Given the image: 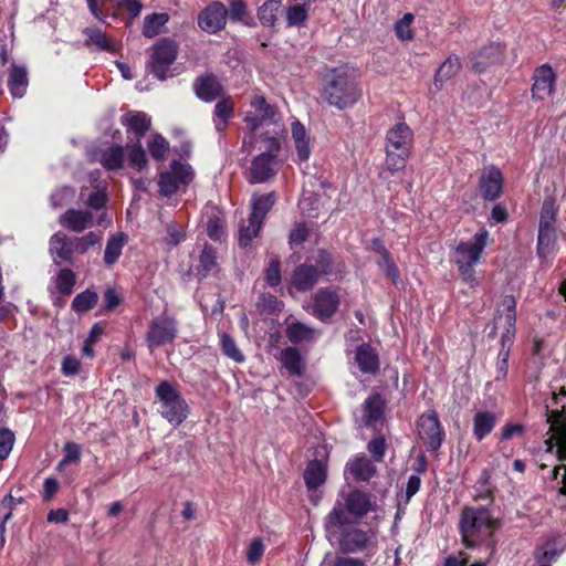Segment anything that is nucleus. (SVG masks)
<instances>
[{
  "instance_id": "f257e3e1",
  "label": "nucleus",
  "mask_w": 566,
  "mask_h": 566,
  "mask_svg": "<svg viewBox=\"0 0 566 566\" xmlns=\"http://www.w3.org/2000/svg\"><path fill=\"white\" fill-rule=\"evenodd\" d=\"M459 528L463 545L482 553L474 566H486L496 549L494 532L497 523L490 511L483 506L463 509Z\"/></svg>"
},
{
  "instance_id": "f03ea898",
  "label": "nucleus",
  "mask_w": 566,
  "mask_h": 566,
  "mask_svg": "<svg viewBox=\"0 0 566 566\" xmlns=\"http://www.w3.org/2000/svg\"><path fill=\"white\" fill-rule=\"evenodd\" d=\"M355 69L342 65L324 77L322 98L339 111L353 107L361 97Z\"/></svg>"
},
{
  "instance_id": "7ed1b4c3",
  "label": "nucleus",
  "mask_w": 566,
  "mask_h": 566,
  "mask_svg": "<svg viewBox=\"0 0 566 566\" xmlns=\"http://www.w3.org/2000/svg\"><path fill=\"white\" fill-rule=\"evenodd\" d=\"M489 239V231L482 228L475 232L471 241H461L453 249L452 260L462 281L470 287H475L480 283L474 266L480 262Z\"/></svg>"
},
{
  "instance_id": "20e7f679",
  "label": "nucleus",
  "mask_w": 566,
  "mask_h": 566,
  "mask_svg": "<svg viewBox=\"0 0 566 566\" xmlns=\"http://www.w3.org/2000/svg\"><path fill=\"white\" fill-rule=\"evenodd\" d=\"M376 506L368 493L353 490L343 497V502L338 500L335 503L325 518V525L327 530L342 528V526L352 522L350 517L354 521L360 520L369 512L376 511Z\"/></svg>"
},
{
  "instance_id": "39448f33",
  "label": "nucleus",
  "mask_w": 566,
  "mask_h": 566,
  "mask_svg": "<svg viewBox=\"0 0 566 566\" xmlns=\"http://www.w3.org/2000/svg\"><path fill=\"white\" fill-rule=\"evenodd\" d=\"M413 146V133L410 127L403 123H397L387 130L385 153L386 169L391 172H398L406 167Z\"/></svg>"
},
{
  "instance_id": "423d86ee",
  "label": "nucleus",
  "mask_w": 566,
  "mask_h": 566,
  "mask_svg": "<svg viewBox=\"0 0 566 566\" xmlns=\"http://www.w3.org/2000/svg\"><path fill=\"white\" fill-rule=\"evenodd\" d=\"M158 412L170 424L177 427L188 417L189 407L185 398L169 381L163 380L155 388Z\"/></svg>"
},
{
  "instance_id": "0eeeda50",
  "label": "nucleus",
  "mask_w": 566,
  "mask_h": 566,
  "mask_svg": "<svg viewBox=\"0 0 566 566\" xmlns=\"http://www.w3.org/2000/svg\"><path fill=\"white\" fill-rule=\"evenodd\" d=\"M263 139L269 142V150L255 156L245 171V178L252 185L269 181L279 170L277 153L281 149L280 139L275 136H264Z\"/></svg>"
},
{
  "instance_id": "6e6552de",
  "label": "nucleus",
  "mask_w": 566,
  "mask_h": 566,
  "mask_svg": "<svg viewBox=\"0 0 566 566\" xmlns=\"http://www.w3.org/2000/svg\"><path fill=\"white\" fill-rule=\"evenodd\" d=\"M251 106L254 113H248L244 117V123L251 133L266 128L265 135L271 134L277 137L283 132V124L279 120L275 108L263 96H254Z\"/></svg>"
},
{
  "instance_id": "1a4fd4ad",
  "label": "nucleus",
  "mask_w": 566,
  "mask_h": 566,
  "mask_svg": "<svg viewBox=\"0 0 566 566\" xmlns=\"http://www.w3.org/2000/svg\"><path fill=\"white\" fill-rule=\"evenodd\" d=\"M151 51L147 69L158 80L164 81L168 77L167 72L177 57L178 45L174 40L160 39L153 45Z\"/></svg>"
},
{
  "instance_id": "9d476101",
  "label": "nucleus",
  "mask_w": 566,
  "mask_h": 566,
  "mask_svg": "<svg viewBox=\"0 0 566 566\" xmlns=\"http://www.w3.org/2000/svg\"><path fill=\"white\" fill-rule=\"evenodd\" d=\"M177 333L178 323L176 318L167 314H161L150 321L145 340L148 348L154 349L172 343Z\"/></svg>"
},
{
  "instance_id": "9b49d317",
  "label": "nucleus",
  "mask_w": 566,
  "mask_h": 566,
  "mask_svg": "<svg viewBox=\"0 0 566 566\" xmlns=\"http://www.w3.org/2000/svg\"><path fill=\"white\" fill-rule=\"evenodd\" d=\"M339 534V548L344 553L355 554L369 552L375 547L376 534L371 530H361L357 526H342Z\"/></svg>"
},
{
  "instance_id": "f8f14e48",
  "label": "nucleus",
  "mask_w": 566,
  "mask_h": 566,
  "mask_svg": "<svg viewBox=\"0 0 566 566\" xmlns=\"http://www.w3.org/2000/svg\"><path fill=\"white\" fill-rule=\"evenodd\" d=\"M193 177V170L190 165L174 160L170 169L159 175V192L165 197L176 193L180 187L190 184Z\"/></svg>"
},
{
  "instance_id": "ddd939ff",
  "label": "nucleus",
  "mask_w": 566,
  "mask_h": 566,
  "mask_svg": "<svg viewBox=\"0 0 566 566\" xmlns=\"http://www.w3.org/2000/svg\"><path fill=\"white\" fill-rule=\"evenodd\" d=\"M417 429L428 451H437L441 447L444 431L434 410H428L419 417Z\"/></svg>"
},
{
  "instance_id": "4468645a",
  "label": "nucleus",
  "mask_w": 566,
  "mask_h": 566,
  "mask_svg": "<svg viewBox=\"0 0 566 566\" xmlns=\"http://www.w3.org/2000/svg\"><path fill=\"white\" fill-rule=\"evenodd\" d=\"M228 9L220 2L214 1L200 11L197 18L198 27L208 34H216L227 25Z\"/></svg>"
},
{
  "instance_id": "2eb2a0df",
  "label": "nucleus",
  "mask_w": 566,
  "mask_h": 566,
  "mask_svg": "<svg viewBox=\"0 0 566 566\" xmlns=\"http://www.w3.org/2000/svg\"><path fill=\"white\" fill-rule=\"evenodd\" d=\"M532 97L536 101H544L552 96L556 85V73L553 67L545 63L533 72Z\"/></svg>"
},
{
  "instance_id": "dca6fc26",
  "label": "nucleus",
  "mask_w": 566,
  "mask_h": 566,
  "mask_svg": "<svg viewBox=\"0 0 566 566\" xmlns=\"http://www.w3.org/2000/svg\"><path fill=\"white\" fill-rule=\"evenodd\" d=\"M503 176L495 166L486 167L480 177L479 189L484 200L493 201L502 195Z\"/></svg>"
},
{
  "instance_id": "f3484780",
  "label": "nucleus",
  "mask_w": 566,
  "mask_h": 566,
  "mask_svg": "<svg viewBox=\"0 0 566 566\" xmlns=\"http://www.w3.org/2000/svg\"><path fill=\"white\" fill-rule=\"evenodd\" d=\"M313 300V314L323 322L333 316L339 305L338 294L328 287L319 289Z\"/></svg>"
},
{
  "instance_id": "a211bd4d",
  "label": "nucleus",
  "mask_w": 566,
  "mask_h": 566,
  "mask_svg": "<svg viewBox=\"0 0 566 566\" xmlns=\"http://www.w3.org/2000/svg\"><path fill=\"white\" fill-rule=\"evenodd\" d=\"M503 54L504 46L501 43H490L472 55V67L476 72H483L489 65L502 63Z\"/></svg>"
},
{
  "instance_id": "6ab92c4d",
  "label": "nucleus",
  "mask_w": 566,
  "mask_h": 566,
  "mask_svg": "<svg viewBox=\"0 0 566 566\" xmlns=\"http://www.w3.org/2000/svg\"><path fill=\"white\" fill-rule=\"evenodd\" d=\"M50 253L56 265L62 262H73V255L76 253L73 248V238H69L59 231L50 239Z\"/></svg>"
},
{
  "instance_id": "aec40b11",
  "label": "nucleus",
  "mask_w": 566,
  "mask_h": 566,
  "mask_svg": "<svg viewBox=\"0 0 566 566\" xmlns=\"http://www.w3.org/2000/svg\"><path fill=\"white\" fill-rule=\"evenodd\" d=\"M59 221L62 227L81 233L93 226V214L86 210L69 209L60 216Z\"/></svg>"
},
{
  "instance_id": "412c9836",
  "label": "nucleus",
  "mask_w": 566,
  "mask_h": 566,
  "mask_svg": "<svg viewBox=\"0 0 566 566\" xmlns=\"http://www.w3.org/2000/svg\"><path fill=\"white\" fill-rule=\"evenodd\" d=\"M384 408L385 403L380 395L369 396L363 405V424L367 428L376 429L382 422Z\"/></svg>"
},
{
  "instance_id": "4be33fe9",
  "label": "nucleus",
  "mask_w": 566,
  "mask_h": 566,
  "mask_svg": "<svg viewBox=\"0 0 566 566\" xmlns=\"http://www.w3.org/2000/svg\"><path fill=\"white\" fill-rule=\"evenodd\" d=\"M318 270L312 264H301L295 268L292 274V285L297 291L311 290L319 279Z\"/></svg>"
},
{
  "instance_id": "5701e85b",
  "label": "nucleus",
  "mask_w": 566,
  "mask_h": 566,
  "mask_svg": "<svg viewBox=\"0 0 566 566\" xmlns=\"http://www.w3.org/2000/svg\"><path fill=\"white\" fill-rule=\"evenodd\" d=\"M291 133L296 149L297 161H307L312 150L311 138L305 126L300 120H294L291 126Z\"/></svg>"
},
{
  "instance_id": "b1692460",
  "label": "nucleus",
  "mask_w": 566,
  "mask_h": 566,
  "mask_svg": "<svg viewBox=\"0 0 566 566\" xmlns=\"http://www.w3.org/2000/svg\"><path fill=\"white\" fill-rule=\"evenodd\" d=\"M28 85L29 78L27 67L24 65L12 64L8 77V87L12 97H23Z\"/></svg>"
},
{
  "instance_id": "393cba45",
  "label": "nucleus",
  "mask_w": 566,
  "mask_h": 566,
  "mask_svg": "<svg viewBox=\"0 0 566 566\" xmlns=\"http://www.w3.org/2000/svg\"><path fill=\"white\" fill-rule=\"evenodd\" d=\"M355 361L364 374H376L379 369V358L369 344H361L356 348Z\"/></svg>"
},
{
  "instance_id": "a878e982",
  "label": "nucleus",
  "mask_w": 566,
  "mask_h": 566,
  "mask_svg": "<svg viewBox=\"0 0 566 566\" xmlns=\"http://www.w3.org/2000/svg\"><path fill=\"white\" fill-rule=\"evenodd\" d=\"M193 86L197 96L205 102H212L222 93V86L213 75L197 78Z\"/></svg>"
},
{
  "instance_id": "bb28decb",
  "label": "nucleus",
  "mask_w": 566,
  "mask_h": 566,
  "mask_svg": "<svg viewBox=\"0 0 566 566\" xmlns=\"http://www.w3.org/2000/svg\"><path fill=\"white\" fill-rule=\"evenodd\" d=\"M310 3L301 1H290L285 7L286 25L289 28L304 27L308 19Z\"/></svg>"
},
{
  "instance_id": "cd10ccee",
  "label": "nucleus",
  "mask_w": 566,
  "mask_h": 566,
  "mask_svg": "<svg viewBox=\"0 0 566 566\" xmlns=\"http://www.w3.org/2000/svg\"><path fill=\"white\" fill-rule=\"evenodd\" d=\"M122 124L127 127L128 132H133L139 142L149 129L151 118L144 112H129L122 117Z\"/></svg>"
},
{
  "instance_id": "c85d7f7f",
  "label": "nucleus",
  "mask_w": 566,
  "mask_h": 566,
  "mask_svg": "<svg viewBox=\"0 0 566 566\" xmlns=\"http://www.w3.org/2000/svg\"><path fill=\"white\" fill-rule=\"evenodd\" d=\"M127 241L128 237L124 232H117L108 238L104 252L105 265L112 266L118 261Z\"/></svg>"
},
{
  "instance_id": "c756f323",
  "label": "nucleus",
  "mask_w": 566,
  "mask_h": 566,
  "mask_svg": "<svg viewBox=\"0 0 566 566\" xmlns=\"http://www.w3.org/2000/svg\"><path fill=\"white\" fill-rule=\"evenodd\" d=\"M276 200L274 192L265 195H254L251 200L252 211L250 218L262 223L266 213L272 209Z\"/></svg>"
},
{
  "instance_id": "7c9ffc66",
  "label": "nucleus",
  "mask_w": 566,
  "mask_h": 566,
  "mask_svg": "<svg viewBox=\"0 0 566 566\" xmlns=\"http://www.w3.org/2000/svg\"><path fill=\"white\" fill-rule=\"evenodd\" d=\"M280 361L291 376H301L304 371L303 358L295 347H286L280 354Z\"/></svg>"
},
{
  "instance_id": "2f4dec72",
  "label": "nucleus",
  "mask_w": 566,
  "mask_h": 566,
  "mask_svg": "<svg viewBox=\"0 0 566 566\" xmlns=\"http://www.w3.org/2000/svg\"><path fill=\"white\" fill-rule=\"evenodd\" d=\"M285 335L291 343L298 344L312 342L316 338L317 332L313 327L295 321L286 325Z\"/></svg>"
},
{
  "instance_id": "473e14b6",
  "label": "nucleus",
  "mask_w": 566,
  "mask_h": 566,
  "mask_svg": "<svg viewBox=\"0 0 566 566\" xmlns=\"http://www.w3.org/2000/svg\"><path fill=\"white\" fill-rule=\"evenodd\" d=\"M304 481L310 490L321 486L326 480V465L321 460H312L304 471Z\"/></svg>"
},
{
  "instance_id": "72a5a7b5",
  "label": "nucleus",
  "mask_w": 566,
  "mask_h": 566,
  "mask_svg": "<svg viewBox=\"0 0 566 566\" xmlns=\"http://www.w3.org/2000/svg\"><path fill=\"white\" fill-rule=\"evenodd\" d=\"M496 423L493 412L478 411L473 418V434L478 441L483 440L492 432Z\"/></svg>"
},
{
  "instance_id": "f704fd0d",
  "label": "nucleus",
  "mask_w": 566,
  "mask_h": 566,
  "mask_svg": "<svg viewBox=\"0 0 566 566\" xmlns=\"http://www.w3.org/2000/svg\"><path fill=\"white\" fill-rule=\"evenodd\" d=\"M349 473L359 481H368L374 476L376 468L366 457H359L347 463Z\"/></svg>"
},
{
  "instance_id": "c9c22d12",
  "label": "nucleus",
  "mask_w": 566,
  "mask_h": 566,
  "mask_svg": "<svg viewBox=\"0 0 566 566\" xmlns=\"http://www.w3.org/2000/svg\"><path fill=\"white\" fill-rule=\"evenodd\" d=\"M83 32L86 35L84 42L86 46L95 45L97 49L106 52L115 50L114 42L101 29L86 28Z\"/></svg>"
},
{
  "instance_id": "e433bc0d",
  "label": "nucleus",
  "mask_w": 566,
  "mask_h": 566,
  "mask_svg": "<svg viewBox=\"0 0 566 566\" xmlns=\"http://www.w3.org/2000/svg\"><path fill=\"white\" fill-rule=\"evenodd\" d=\"M214 127L218 132L227 128L228 122L233 117V102L228 98L220 99L214 106Z\"/></svg>"
},
{
  "instance_id": "4c0bfd02",
  "label": "nucleus",
  "mask_w": 566,
  "mask_h": 566,
  "mask_svg": "<svg viewBox=\"0 0 566 566\" xmlns=\"http://www.w3.org/2000/svg\"><path fill=\"white\" fill-rule=\"evenodd\" d=\"M557 213L555 199L552 197L545 198L541 208L538 230H556Z\"/></svg>"
},
{
  "instance_id": "58836bf2",
  "label": "nucleus",
  "mask_w": 566,
  "mask_h": 566,
  "mask_svg": "<svg viewBox=\"0 0 566 566\" xmlns=\"http://www.w3.org/2000/svg\"><path fill=\"white\" fill-rule=\"evenodd\" d=\"M282 8L281 0H268L258 9V19L263 27L273 28Z\"/></svg>"
},
{
  "instance_id": "ea45409f",
  "label": "nucleus",
  "mask_w": 566,
  "mask_h": 566,
  "mask_svg": "<svg viewBox=\"0 0 566 566\" xmlns=\"http://www.w3.org/2000/svg\"><path fill=\"white\" fill-rule=\"evenodd\" d=\"M460 70V59L457 55H450L438 69L434 75V85L441 87L446 81L457 75Z\"/></svg>"
},
{
  "instance_id": "a19ab883",
  "label": "nucleus",
  "mask_w": 566,
  "mask_h": 566,
  "mask_svg": "<svg viewBox=\"0 0 566 566\" xmlns=\"http://www.w3.org/2000/svg\"><path fill=\"white\" fill-rule=\"evenodd\" d=\"M169 15L167 13H151L145 17L143 24V34L146 38H155L163 28L168 23Z\"/></svg>"
},
{
  "instance_id": "79ce46f5",
  "label": "nucleus",
  "mask_w": 566,
  "mask_h": 566,
  "mask_svg": "<svg viewBox=\"0 0 566 566\" xmlns=\"http://www.w3.org/2000/svg\"><path fill=\"white\" fill-rule=\"evenodd\" d=\"M99 163L107 170H118L124 163V148L122 146H111L101 154Z\"/></svg>"
},
{
  "instance_id": "37998d69",
  "label": "nucleus",
  "mask_w": 566,
  "mask_h": 566,
  "mask_svg": "<svg viewBox=\"0 0 566 566\" xmlns=\"http://www.w3.org/2000/svg\"><path fill=\"white\" fill-rule=\"evenodd\" d=\"M218 269L217 252L211 245L206 244L199 255V274L206 277L216 273Z\"/></svg>"
},
{
  "instance_id": "c03bdc74",
  "label": "nucleus",
  "mask_w": 566,
  "mask_h": 566,
  "mask_svg": "<svg viewBox=\"0 0 566 566\" xmlns=\"http://www.w3.org/2000/svg\"><path fill=\"white\" fill-rule=\"evenodd\" d=\"M556 242V230H538L537 235V255L542 260H547L553 255Z\"/></svg>"
},
{
  "instance_id": "a18cd8bd",
  "label": "nucleus",
  "mask_w": 566,
  "mask_h": 566,
  "mask_svg": "<svg viewBox=\"0 0 566 566\" xmlns=\"http://www.w3.org/2000/svg\"><path fill=\"white\" fill-rule=\"evenodd\" d=\"M228 15L232 22H242L247 27H254V19L250 15L248 7L242 0H230Z\"/></svg>"
},
{
  "instance_id": "49530a36",
  "label": "nucleus",
  "mask_w": 566,
  "mask_h": 566,
  "mask_svg": "<svg viewBox=\"0 0 566 566\" xmlns=\"http://www.w3.org/2000/svg\"><path fill=\"white\" fill-rule=\"evenodd\" d=\"M128 166L137 171H142L147 167L146 151L142 147L140 143L136 140L133 145H126Z\"/></svg>"
},
{
  "instance_id": "de8ad7c7",
  "label": "nucleus",
  "mask_w": 566,
  "mask_h": 566,
  "mask_svg": "<svg viewBox=\"0 0 566 566\" xmlns=\"http://www.w3.org/2000/svg\"><path fill=\"white\" fill-rule=\"evenodd\" d=\"M262 223L249 217L248 223H242L239 228V244L241 248H248L252 240L258 237Z\"/></svg>"
},
{
  "instance_id": "09e8293b",
  "label": "nucleus",
  "mask_w": 566,
  "mask_h": 566,
  "mask_svg": "<svg viewBox=\"0 0 566 566\" xmlns=\"http://www.w3.org/2000/svg\"><path fill=\"white\" fill-rule=\"evenodd\" d=\"M97 301H98L97 293H95L91 290H85L84 292L77 294L73 298L72 308H73V311H75L77 313H84V312H87V311L92 310L93 307H95V305L97 304Z\"/></svg>"
},
{
  "instance_id": "8fccbe9b",
  "label": "nucleus",
  "mask_w": 566,
  "mask_h": 566,
  "mask_svg": "<svg viewBox=\"0 0 566 566\" xmlns=\"http://www.w3.org/2000/svg\"><path fill=\"white\" fill-rule=\"evenodd\" d=\"M148 151L157 161H164L169 150V143L160 134H154L149 139Z\"/></svg>"
},
{
  "instance_id": "3c124183",
  "label": "nucleus",
  "mask_w": 566,
  "mask_h": 566,
  "mask_svg": "<svg viewBox=\"0 0 566 566\" xmlns=\"http://www.w3.org/2000/svg\"><path fill=\"white\" fill-rule=\"evenodd\" d=\"M380 247V259L378 260V266L394 283L399 280V271L394 261L390 259L388 250L384 245Z\"/></svg>"
},
{
  "instance_id": "603ef678",
  "label": "nucleus",
  "mask_w": 566,
  "mask_h": 566,
  "mask_svg": "<svg viewBox=\"0 0 566 566\" xmlns=\"http://www.w3.org/2000/svg\"><path fill=\"white\" fill-rule=\"evenodd\" d=\"M220 345L223 354L234 360L235 363H242L244 355L238 348L235 340L227 333L220 335Z\"/></svg>"
},
{
  "instance_id": "864d4df0",
  "label": "nucleus",
  "mask_w": 566,
  "mask_h": 566,
  "mask_svg": "<svg viewBox=\"0 0 566 566\" xmlns=\"http://www.w3.org/2000/svg\"><path fill=\"white\" fill-rule=\"evenodd\" d=\"M415 20L412 13H406L400 20L395 23V32L401 41H409L413 38L411 24Z\"/></svg>"
},
{
  "instance_id": "5fc2aeb1",
  "label": "nucleus",
  "mask_w": 566,
  "mask_h": 566,
  "mask_svg": "<svg viewBox=\"0 0 566 566\" xmlns=\"http://www.w3.org/2000/svg\"><path fill=\"white\" fill-rule=\"evenodd\" d=\"M99 241L101 235L91 231L83 237L73 238V248L77 254H84L90 250V248L99 243Z\"/></svg>"
},
{
  "instance_id": "6e6d98bb",
  "label": "nucleus",
  "mask_w": 566,
  "mask_h": 566,
  "mask_svg": "<svg viewBox=\"0 0 566 566\" xmlns=\"http://www.w3.org/2000/svg\"><path fill=\"white\" fill-rule=\"evenodd\" d=\"M74 284H75V274H74V272L72 270H70V269H62L57 273L56 280H55V285H56V289L62 294H70V293H72Z\"/></svg>"
},
{
  "instance_id": "4d7b16f0",
  "label": "nucleus",
  "mask_w": 566,
  "mask_h": 566,
  "mask_svg": "<svg viewBox=\"0 0 566 566\" xmlns=\"http://www.w3.org/2000/svg\"><path fill=\"white\" fill-rule=\"evenodd\" d=\"M504 307L503 318L505 321L504 328H514L516 323V302L512 295H505L502 301Z\"/></svg>"
},
{
  "instance_id": "13d9d810",
  "label": "nucleus",
  "mask_w": 566,
  "mask_h": 566,
  "mask_svg": "<svg viewBox=\"0 0 566 566\" xmlns=\"http://www.w3.org/2000/svg\"><path fill=\"white\" fill-rule=\"evenodd\" d=\"M75 197V189L70 186H63L56 189L50 197L51 203L54 208L63 207L71 202Z\"/></svg>"
},
{
  "instance_id": "bf43d9fd",
  "label": "nucleus",
  "mask_w": 566,
  "mask_h": 566,
  "mask_svg": "<svg viewBox=\"0 0 566 566\" xmlns=\"http://www.w3.org/2000/svg\"><path fill=\"white\" fill-rule=\"evenodd\" d=\"M63 451H64V457L57 465L59 470H61L63 467L67 465L69 463L80 461L81 451H82L80 444L69 441L64 444Z\"/></svg>"
},
{
  "instance_id": "052dcab7",
  "label": "nucleus",
  "mask_w": 566,
  "mask_h": 566,
  "mask_svg": "<svg viewBox=\"0 0 566 566\" xmlns=\"http://www.w3.org/2000/svg\"><path fill=\"white\" fill-rule=\"evenodd\" d=\"M559 552L553 543H546L544 546L536 548L535 559L538 564H547L557 558Z\"/></svg>"
},
{
  "instance_id": "680f3d73",
  "label": "nucleus",
  "mask_w": 566,
  "mask_h": 566,
  "mask_svg": "<svg viewBox=\"0 0 566 566\" xmlns=\"http://www.w3.org/2000/svg\"><path fill=\"white\" fill-rule=\"evenodd\" d=\"M106 201H107L106 188L105 187H103V188L95 187L87 196L86 205L92 209L99 210V209L104 208Z\"/></svg>"
},
{
  "instance_id": "e2e57ef3",
  "label": "nucleus",
  "mask_w": 566,
  "mask_h": 566,
  "mask_svg": "<svg viewBox=\"0 0 566 566\" xmlns=\"http://www.w3.org/2000/svg\"><path fill=\"white\" fill-rule=\"evenodd\" d=\"M264 277L270 286H277L281 283V264L277 259H271L265 271Z\"/></svg>"
},
{
  "instance_id": "0e129e2a",
  "label": "nucleus",
  "mask_w": 566,
  "mask_h": 566,
  "mask_svg": "<svg viewBox=\"0 0 566 566\" xmlns=\"http://www.w3.org/2000/svg\"><path fill=\"white\" fill-rule=\"evenodd\" d=\"M14 433L9 429L0 430V460H6L14 444Z\"/></svg>"
},
{
  "instance_id": "69168bd1",
  "label": "nucleus",
  "mask_w": 566,
  "mask_h": 566,
  "mask_svg": "<svg viewBox=\"0 0 566 566\" xmlns=\"http://www.w3.org/2000/svg\"><path fill=\"white\" fill-rule=\"evenodd\" d=\"M315 262L316 264L314 266L318 270L319 275H326L332 272L333 259L327 251L319 250Z\"/></svg>"
},
{
  "instance_id": "338daca9",
  "label": "nucleus",
  "mask_w": 566,
  "mask_h": 566,
  "mask_svg": "<svg viewBox=\"0 0 566 566\" xmlns=\"http://www.w3.org/2000/svg\"><path fill=\"white\" fill-rule=\"evenodd\" d=\"M207 234L213 241H218L223 237V222L219 217L214 216L208 219Z\"/></svg>"
},
{
  "instance_id": "774afa93",
  "label": "nucleus",
  "mask_w": 566,
  "mask_h": 566,
  "mask_svg": "<svg viewBox=\"0 0 566 566\" xmlns=\"http://www.w3.org/2000/svg\"><path fill=\"white\" fill-rule=\"evenodd\" d=\"M321 566H366V564L359 558L336 556L332 559L325 558Z\"/></svg>"
}]
</instances>
